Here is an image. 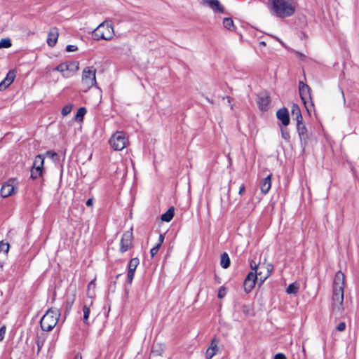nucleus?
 <instances>
[{
    "instance_id": "obj_1",
    "label": "nucleus",
    "mask_w": 359,
    "mask_h": 359,
    "mask_svg": "<svg viewBox=\"0 0 359 359\" xmlns=\"http://www.w3.org/2000/svg\"><path fill=\"white\" fill-rule=\"evenodd\" d=\"M344 275L338 271L334 276L332 294V313L340 316L344 311Z\"/></svg>"
},
{
    "instance_id": "obj_2",
    "label": "nucleus",
    "mask_w": 359,
    "mask_h": 359,
    "mask_svg": "<svg viewBox=\"0 0 359 359\" xmlns=\"http://www.w3.org/2000/svg\"><path fill=\"white\" fill-rule=\"evenodd\" d=\"M274 14L280 18L292 16L296 11L297 4L294 0H271Z\"/></svg>"
},
{
    "instance_id": "obj_3",
    "label": "nucleus",
    "mask_w": 359,
    "mask_h": 359,
    "mask_svg": "<svg viewBox=\"0 0 359 359\" xmlns=\"http://www.w3.org/2000/svg\"><path fill=\"white\" fill-rule=\"evenodd\" d=\"M60 316L58 309L55 308L49 309L43 316L40 320V325L43 331L50 332L57 325Z\"/></svg>"
},
{
    "instance_id": "obj_4",
    "label": "nucleus",
    "mask_w": 359,
    "mask_h": 359,
    "mask_svg": "<svg viewBox=\"0 0 359 359\" xmlns=\"http://www.w3.org/2000/svg\"><path fill=\"white\" fill-rule=\"evenodd\" d=\"M93 37L96 40H110L114 35V27L112 25L108 22L104 21L102 22L93 31Z\"/></svg>"
},
{
    "instance_id": "obj_5",
    "label": "nucleus",
    "mask_w": 359,
    "mask_h": 359,
    "mask_svg": "<svg viewBox=\"0 0 359 359\" xmlns=\"http://www.w3.org/2000/svg\"><path fill=\"white\" fill-rule=\"evenodd\" d=\"M96 69L86 67L83 69L81 76V86L83 91L86 92L96 84Z\"/></svg>"
},
{
    "instance_id": "obj_6",
    "label": "nucleus",
    "mask_w": 359,
    "mask_h": 359,
    "mask_svg": "<svg viewBox=\"0 0 359 359\" xmlns=\"http://www.w3.org/2000/svg\"><path fill=\"white\" fill-rule=\"evenodd\" d=\"M109 142L115 151H121L128 145L129 140L123 131H116L111 135Z\"/></svg>"
},
{
    "instance_id": "obj_7",
    "label": "nucleus",
    "mask_w": 359,
    "mask_h": 359,
    "mask_svg": "<svg viewBox=\"0 0 359 359\" xmlns=\"http://www.w3.org/2000/svg\"><path fill=\"white\" fill-rule=\"evenodd\" d=\"M78 62H63L57 65L55 70L60 72L65 78L69 77L79 69Z\"/></svg>"
},
{
    "instance_id": "obj_8",
    "label": "nucleus",
    "mask_w": 359,
    "mask_h": 359,
    "mask_svg": "<svg viewBox=\"0 0 359 359\" xmlns=\"http://www.w3.org/2000/svg\"><path fill=\"white\" fill-rule=\"evenodd\" d=\"M299 90L301 99L303 101L307 111L309 112V105L311 107H313V105L311 102V88L307 84L300 81L299 83Z\"/></svg>"
},
{
    "instance_id": "obj_9",
    "label": "nucleus",
    "mask_w": 359,
    "mask_h": 359,
    "mask_svg": "<svg viewBox=\"0 0 359 359\" xmlns=\"http://www.w3.org/2000/svg\"><path fill=\"white\" fill-rule=\"evenodd\" d=\"M18 182L15 178L9 179L1 187V195L4 198L8 197L15 192Z\"/></svg>"
},
{
    "instance_id": "obj_10",
    "label": "nucleus",
    "mask_w": 359,
    "mask_h": 359,
    "mask_svg": "<svg viewBox=\"0 0 359 359\" xmlns=\"http://www.w3.org/2000/svg\"><path fill=\"white\" fill-rule=\"evenodd\" d=\"M44 158L41 155H37L33 163L31 170V177L36 179L41 177L43 170Z\"/></svg>"
},
{
    "instance_id": "obj_11",
    "label": "nucleus",
    "mask_w": 359,
    "mask_h": 359,
    "mask_svg": "<svg viewBox=\"0 0 359 359\" xmlns=\"http://www.w3.org/2000/svg\"><path fill=\"white\" fill-rule=\"evenodd\" d=\"M254 275H256V282L262 284L269 276V269L264 264H259L255 266Z\"/></svg>"
},
{
    "instance_id": "obj_12",
    "label": "nucleus",
    "mask_w": 359,
    "mask_h": 359,
    "mask_svg": "<svg viewBox=\"0 0 359 359\" xmlns=\"http://www.w3.org/2000/svg\"><path fill=\"white\" fill-rule=\"evenodd\" d=\"M133 233L131 231H126L121 238L120 243V251L123 253L126 252L132 245Z\"/></svg>"
},
{
    "instance_id": "obj_13",
    "label": "nucleus",
    "mask_w": 359,
    "mask_h": 359,
    "mask_svg": "<svg viewBox=\"0 0 359 359\" xmlns=\"http://www.w3.org/2000/svg\"><path fill=\"white\" fill-rule=\"evenodd\" d=\"M256 283V275H254V271L250 272L243 282L244 290L248 293L255 287Z\"/></svg>"
},
{
    "instance_id": "obj_14",
    "label": "nucleus",
    "mask_w": 359,
    "mask_h": 359,
    "mask_svg": "<svg viewBox=\"0 0 359 359\" xmlns=\"http://www.w3.org/2000/svg\"><path fill=\"white\" fill-rule=\"evenodd\" d=\"M139 264V259L137 258H133L130 260L128 264V271L127 275L128 283L131 284L135 276V270Z\"/></svg>"
},
{
    "instance_id": "obj_15",
    "label": "nucleus",
    "mask_w": 359,
    "mask_h": 359,
    "mask_svg": "<svg viewBox=\"0 0 359 359\" xmlns=\"http://www.w3.org/2000/svg\"><path fill=\"white\" fill-rule=\"evenodd\" d=\"M218 344L219 339L216 337L213 338L211 341L210 346L208 348L205 352V358L206 359H212L213 356H215L218 351Z\"/></svg>"
},
{
    "instance_id": "obj_16",
    "label": "nucleus",
    "mask_w": 359,
    "mask_h": 359,
    "mask_svg": "<svg viewBox=\"0 0 359 359\" xmlns=\"http://www.w3.org/2000/svg\"><path fill=\"white\" fill-rule=\"evenodd\" d=\"M15 77V71H9L6 78L0 83V90H4L7 87H8L13 82Z\"/></svg>"
},
{
    "instance_id": "obj_17",
    "label": "nucleus",
    "mask_w": 359,
    "mask_h": 359,
    "mask_svg": "<svg viewBox=\"0 0 359 359\" xmlns=\"http://www.w3.org/2000/svg\"><path fill=\"white\" fill-rule=\"evenodd\" d=\"M58 35V31L56 27H52L50 29L47 37V43L49 46L53 47L56 44Z\"/></svg>"
},
{
    "instance_id": "obj_18",
    "label": "nucleus",
    "mask_w": 359,
    "mask_h": 359,
    "mask_svg": "<svg viewBox=\"0 0 359 359\" xmlns=\"http://www.w3.org/2000/svg\"><path fill=\"white\" fill-rule=\"evenodd\" d=\"M277 118L282 122L284 126H287L290 123L289 113L287 109H280L276 113Z\"/></svg>"
},
{
    "instance_id": "obj_19",
    "label": "nucleus",
    "mask_w": 359,
    "mask_h": 359,
    "mask_svg": "<svg viewBox=\"0 0 359 359\" xmlns=\"http://www.w3.org/2000/svg\"><path fill=\"white\" fill-rule=\"evenodd\" d=\"M257 103L260 110L266 111L269 109V98L267 95H259L257 96Z\"/></svg>"
},
{
    "instance_id": "obj_20",
    "label": "nucleus",
    "mask_w": 359,
    "mask_h": 359,
    "mask_svg": "<svg viewBox=\"0 0 359 359\" xmlns=\"http://www.w3.org/2000/svg\"><path fill=\"white\" fill-rule=\"evenodd\" d=\"M205 3L215 12H218L220 13H224V8L220 4L219 0H205Z\"/></svg>"
},
{
    "instance_id": "obj_21",
    "label": "nucleus",
    "mask_w": 359,
    "mask_h": 359,
    "mask_svg": "<svg viewBox=\"0 0 359 359\" xmlns=\"http://www.w3.org/2000/svg\"><path fill=\"white\" fill-rule=\"evenodd\" d=\"M291 114L292 118L294 119L297 121V123L303 121L300 108L297 104H293L292 105Z\"/></svg>"
},
{
    "instance_id": "obj_22",
    "label": "nucleus",
    "mask_w": 359,
    "mask_h": 359,
    "mask_svg": "<svg viewBox=\"0 0 359 359\" xmlns=\"http://www.w3.org/2000/svg\"><path fill=\"white\" fill-rule=\"evenodd\" d=\"M297 128L298 134L299 135V137L301 140H306L307 138V130L305 126L304 125L303 122H299L297 123Z\"/></svg>"
},
{
    "instance_id": "obj_23",
    "label": "nucleus",
    "mask_w": 359,
    "mask_h": 359,
    "mask_svg": "<svg viewBox=\"0 0 359 359\" xmlns=\"http://www.w3.org/2000/svg\"><path fill=\"white\" fill-rule=\"evenodd\" d=\"M175 215V210L173 207H170L165 213H163L161 217V219L163 222H169L172 220Z\"/></svg>"
},
{
    "instance_id": "obj_24",
    "label": "nucleus",
    "mask_w": 359,
    "mask_h": 359,
    "mask_svg": "<svg viewBox=\"0 0 359 359\" xmlns=\"http://www.w3.org/2000/svg\"><path fill=\"white\" fill-rule=\"evenodd\" d=\"M260 189L262 194H266L269 191V175L265 177L260 184Z\"/></svg>"
},
{
    "instance_id": "obj_25",
    "label": "nucleus",
    "mask_w": 359,
    "mask_h": 359,
    "mask_svg": "<svg viewBox=\"0 0 359 359\" xmlns=\"http://www.w3.org/2000/svg\"><path fill=\"white\" fill-rule=\"evenodd\" d=\"M299 289V284L297 282H294L288 285L286 292L289 294H295L298 292Z\"/></svg>"
},
{
    "instance_id": "obj_26",
    "label": "nucleus",
    "mask_w": 359,
    "mask_h": 359,
    "mask_svg": "<svg viewBox=\"0 0 359 359\" xmlns=\"http://www.w3.org/2000/svg\"><path fill=\"white\" fill-rule=\"evenodd\" d=\"M220 265L224 269H227L230 265V259L226 252L221 255Z\"/></svg>"
},
{
    "instance_id": "obj_27",
    "label": "nucleus",
    "mask_w": 359,
    "mask_h": 359,
    "mask_svg": "<svg viewBox=\"0 0 359 359\" xmlns=\"http://www.w3.org/2000/svg\"><path fill=\"white\" fill-rule=\"evenodd\" d=\"M92 304H93V301L91 300L89 304H85L83 307V321L85 324H88L89 313L90 311V307Z\"/></svg>"
},
{
    "instance_id": "obj_28",
    "label": "nucleus",
    "mask_w": 359,
    "mask_h": 359,
    "mask_svg": "<svg viewBox=\"0 0 359 359\" xmlns=\"http://www.w3.org/2000/svg\"><path fill=\"white\" fill-rule=\"evenodd\" d=\"M223 26L229 30H232L234 28L233 20L231 18H225L223 20Z\"/></svg>"
},
{
    "instance_id": "obj_29",
    "label": "nucleus",
    "mask_w": 359,
    "mask_h": 359,
    "mask_svg": "<svg viewBox=\"0 0 359 359\" xmlns=\"http://www.w3.org/2000/svg\"><path fill=\"white\" fill-rule=\"evenodd\" d=\"M86 113V109L85 107H81L78 109L76 114L75 116V120L76 121H83V116Z\"/></svg>"
},
{
    "instance_id": "obj_30",
    "label": "nucleus",
    "mask_w": 359,
    "mask_h": 359,
    "mask_svg": "<svg viewBox=\"0 0 359 359\" xmlns=\"http://www.w3.org/2000/svg\"><path fill=\"white\" fill-rule=\"evenodd\" d=\"M12 46L11 39L9 38L2 39L0 41V49L8 48Z\"/></svg>"
},
{
    "instance_id": "obj_31",
    "label": "nucleus",
    "mask_w": 359,
    "mask_h": 359,
    "mask_svg": "<svg viewBox=\"0 0 359 359\" xmlns=\"http://www.w3.org/2000/svg\"><path fill=\"white\" fill-rule=\"evenodd\" d=\"M72 109V104H69L65 105L61 111V114L63 116L68 115Z\"/></svg>"
},
{
    "instance_id": "obj_32",
    "label": "nucleus",
    "mask_w": 359,
    "mask_h": 359,
    "mask_svg": "<svg viewBox=\"0 0 359 359\" xmlns=\"http://www.w3.org/2000/svg\"><path fill=\"white\" fill-rule=\"evenodd\" d=\"M10 245L8 243L0 242V252L8 253Z\"/></svg>"
},
{
    "instance_id": "obj_33",
    "label": "nucleus",
    "mask_w": 359,
    "mask_h": 359,
    "mask_svg": "<svg viewBox=\"0 0 359 359\" xmlns=\"http://www.w3.org/2000/svg\"><path fill=\"white\" fill-rule=\"evenodd\" d=\"M95 288V280H92L88 285V294L90 295V298H93V296H94V292H92L90 293V290H94Z\"/></svg>"
},
{
    "instance_id": "obj_34",
    "label": "nucleus",
    "mask_w": 359,
    "mask_h": 359,
    "mask_svg": "<svg viewBox=\"0 0 359 359\" xmlns=\"http://www.w3.org/2000/svg\"><path fill=\"white\" fill-rule=\"evenodd\" d=\"M160 248H161V246L159 245V244H156L154 247H153L151 249L150 254H151V258H153L157 254Z\"/></svg>"
},
{
    "instance_id": "obj_35",
    "label": "nucleus",
    "mask_w": 359,
    "mask_h": 359,
    "mask_svg": "<svg viewBox=\"0 0 359 359\" xmlns=\"http://www.w3.org/2000/svg\"><path fill=\"white\" fill-rule=\"evenodd\" d=\"M46 156L53 160H55L57 157V154L55 151H48L46 154Z\"/></svg>"
},
{
    "instance_id": "obj_36",
    "label": "nucleus",
    "mask_w": 359,
    "mask_h": 359,
    "mask_svg": "<svg viewBox=\"0 0 359 359\" xmlns=\"http://www.w3.org/2000/svg\"><path fill=\"white\" fill-rule=\"evenodd\" d=\"M281 133H282V137L285 140H288L290 138V134H289V132L287 130V128H281Z\"/></svg>"
},
{
    "instance_id": "obj_37",
    "label": "nucleus",
    "mask_w": 359,
    "mask_h": 359,
    "mask_svg": "<svg viewBox=\"0 0 359 359\" xmlns=\"http://www.w3.org/2000/svg\"><path fill=\"white\" fill-rule=\"evenodd\" d=\"M5 333H6V327L2 326L0 328V341H3V339L4 338Z\"/></svg>"
},
{
    "instance_id": "obj_38",
    "label": "nucleus",
    "mask_w": 359,
    "mask_h": 359,
    "mask_svg": "<svg viewBox=\"0 0 359 359\" xmlns=\"http://www.w3.org/2000/svg\"><path fill=\"white\" fill-rule=\"evenodd\" d=\"M77 47L76 46H74V45H68L66 48V50L67 52H74L76 50H77Z\"/></svg>"
},
{
    "instance_id": "obj_39",
    "label": "nucleus",
    "mask_w": 359,
    "mask_h": 359,
    "mask_svg": "<svg viewBox=\"0 0 359 359\" xmlns=\"http://www.w3.org/2000/svg\"><path fill=\"white\" fill-rule=\"evenodd\" d=\"M346 328V324L345 323L342 322V323H340L337 327V330L339 332H342L345 330Z\"/></svg>"
},
{
    "instance_id": "obj_40",
    "label": "nucleus",
    "mask_w": 359,
    "mask_h": 359,
    "mask_svg": "<svg viewBox=\"0 0 359 359\" xmlns=\"http://www.w3.org/2000/svg\"><path fill=\"white\" fill-rule=\"evenodd\" d=\"M226 294V291H225V289L223 288V287H221L219 290V292H218V297L219 298H223Z\"/></svg>"
},
{
    "instance_id": "obj_41",
    "label": "nucleus",
    "mask_w": 359,
    "mask_h": 359,
    "mask_svg": "<svg viewBox=\"0 0 359 359\" xmlns=\"http://www.w3.org/2000/svg\"><path fill=\"white\" fill-rule=\"evenodd\" d=\"M273 359H287V357L283 353H277L274 355Z\"/></svg>"
},
{
    "instance_id": "obj_42",
    "label": "nucleus",
    "mask_w": 359,
    "mask_h": 359,
    "mask_svg": "<svg viewBox=\"0 0 359 359\" xmlns=\"http://www.w3.org/2000/svg\"><path fill=\"white\" fill-rule=\"evenodd\" d=\"M36 345H37V347H38V351H39L42 347V346L43 345V340H40L39 339H38L36 341Z\"/></svg>"
},
{
    "instance_id": "obj_43",
    "label": "nucleus",
    "mask_w": 359,
    "mask_h": 359,
    "mask_svg": "<svg viewBox=\"0 0 359 359\" xmlns=\"http://www.w3.org/2000/svg\"><path fill=\"white\" fill-rule=\"evenodd\" d=\"M266 46V43L265 41H260V42L259 43V45H258V48H258V50H259V51H261V52H262V51L263 48H264V47H265Z\"/></svg>"
},
{
    "instance_id": "obj_44",
    "label": "nucleus",
    "mask_w": 359,
    "mask_h": 359,
    "mask_svg": "<svg viewBox=\"0 0 359 359\" xmlns=\"http://www.w3.org/2000/svg\"><path fill=\"white\" fill-rule=\"evenodd\" d=\"M245 191V185L243 184L240 186V188H239V191H238V194L239 195H242Z\"/></svg>"
},
{
    "instance_id": "obj_45",
    "label": "nucleus",
    "mask_w": 359,
    "mask_h": 359,
    "mask_svg": "<svg viewBox=\"0 0 359 359\" xmlns=\"http://www.w3.org/2000/svg\"><path fill=\"white\" fill-rule=\"evenodd\" d=\"M163 241H164V236L163 234H160L159 235V238H158V242L157 244H159L160 246H161V245L163 244Z\"/></svg>"
},
{
    "instance_id": "obj_46",
    "label": "nucleus",
    "mask_w": 359,
    "mask_h": 359,
    "mask_svg": "<svg viewBox=\"0 0 359 359\" xmlns=\"http://www.w3.org/2000/svg\"><path fill=\"white\" fill-rule=\"evenodd\" d=\"M73 303H74V299L67 302V306H68V307L67 308V310H69L72 308Z\"/></svg>"
},
{
    "instance_id": "obj_47",
    "label": "nucleus",
    "mask_w": 359,
    "mask_h": 359,
    "mask_svg": "<svg viewBox=\"0 0 359 359\" xmlns=\"http://www.w3.org/2000/svg\"><path fill=\"white\" fill-rule=\"evenodd\" d=\"M86 205L87 206H92L93 205V199L92 198H89L88 200H87L86 203Z\"/></svg>"
},
{
    "instance_id": "obj_48",
    "label": "nucleus",
    "mask_w": 359,
    "mask_h": 359,
    "mask_svg": "<svg viewBox=\"0 0 359 359\" xmlns=\"http://www.w3.org/2000/svg\"><path fill=\"white\" fill-rule=\"evenodd\" d=\"M74 359H82L81 355H76Z\"/></svg>"
},
{
    "instance_id": "obj_49",
    "label": "nucleus",
    "mask_w": 359,
    "mask_h": 359,
    "mask_svg": "<svg viewBox=\"0 0 359 359\" xmlns=\"http://www.w3.org/2000/svg\"><path fill=\"white\" fill-rule=\"evenodd\" d=\"M341 94H342V95H344V92L343 91H341ZM343 97H344V100L345 101L344 96H343Z\"/></svg>"
},
{
    "instance_id": "obj_50",
    "label": "nucleus",
    "mask_w": 359,
    "mask_h": 359,
    "mask_svg": "<svg viewBox=\"0 0 359 359\" xmlns=\"http://www.w3.org/2000/svg\"><path fill=\"white\" fill-rule=\"evenodd\" d=\"M250 267H252V265H250ZM252 271H255V268H252Z\"/></svg>"
},
{
    "instance_id": "obj_51",
    "label": "nucleus",
    "mask_w": 359,
    "mask_h": 359,
    "mask_svg": "<svg viewBox=\"0 0 359 359\" xmlns=\"http://www.w3.org/2000/svg\"><path fill=\"white\" fill-rule=\"evenodd\" d=\"M206 99H207V100H208L209 102H211V103H212V102L210 100V99H208V98H206Z\"/></svg>"
}]
</instances>
